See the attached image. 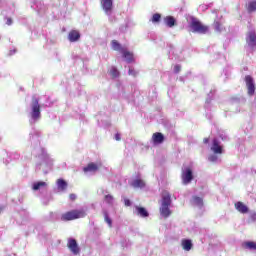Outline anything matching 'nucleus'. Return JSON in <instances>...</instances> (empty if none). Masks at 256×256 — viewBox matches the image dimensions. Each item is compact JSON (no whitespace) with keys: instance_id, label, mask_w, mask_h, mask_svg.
I'll list each match as a JSON object with an SVG mask.
<instances>
[{"instance_id":"obj_1","label":"nucleus","mask_w":256,"mask_h":256,"mask_svg":"<svg viewBox=\"0 0 256 256\" xmlns=\"http://www.w3.org/2000/svg\"><path fill=\"white\" fill-rule=\"evenodd\" d=\"M189 29L192 33H199V35H207L209 33V26L203 24L199 18L190 17Z\"/></svg>"},{"instance_id":"obj_2","label":"nucleus","mask_w":256,"mask_h":256,"mask_svg":"<svg viewBox=\"0 0 256 256\" xmlns=\"http://www.w3.org/2000/svg\"><path fill=\"white\" fill-rule=\"evenodd\" d=\"M87 213L85 210H70L64 214L61 215V221H75V219H83V217H86Z\"/></svg>"},{"instance_id":"obj_3","label":"nucleus","mask_w":256,"mask_h":256,"mask_svg":"<svg viewBox=\"0 0 256 256\" xmlns=\"http://www.w3.org/2000/svg\"><path fill=\"white\" fill-rule=\"evenodd\" d=\"M31 117L34 119V121L41 118V105H39V99H37V97L32 98Z\"/></svg>"},{"instance_id":"obj_4","label":"nucleus","mask_w":256,"mask_h":256,"mask_svg":"<svg viewBox=\"0 0 256 256\" xmlns=\"http://www.w3.org/2000/svg\"><path fill=\"white\" fill-rule=\"evenodd\" d=\"M181 179L183 185H189V183L193 181V169H191V167L182 169Z\"/></svg>"},{"instance_id":"obj_5","label":"nucleus","mask_w":256,"mask_h":256,"mask_svg":"<svg viewBox=\"0 0 256 256\" xmlns=\"http://www.w3.org/2000/svg\"><path fill=\"white\" fill-rule=\"evenodd\" d=\"M210 149L214 153V155H223V145H221V142L217 138H214L212 140V145Z\"/></svg>"},{"instance_id":"obj_6","label":"nucleus","mask_w":256,"mask_h":256,"mask_svg":"<svg viewBox=\"0 0 256 256\" xmlns=\"http://www.w3.org/2000/svg\"><path fill=\"white\" fill-rule=\"evenodd\" d=\"M245 83L248 89V95H255V82L253 81V77H251V75L245 76Z\"/></svg>"},{"instance_id":"obj_7","label":"nucleus","mask_w":256,"mask_h":256,"mask_svg":"<svg viewBox=\"0 0 256 256\" xmlns=\"http://www.w3.org/2000/svg\"><path fill=\"white\" fill-rule=\"evenodd\" d=\"M101 7L107 15L113 12V0H100Z\"/></svg>"},{"instance_id":"obj_8","label":"nucleus","mask_w":256,"mask_h":256,"mask_svg":"<svg viewBox=\"0 0 256 256\" xmlns=\"http://www.w3.org/2000/svg\"><path fill=\"white\" fill-rule=\"evenodd\" d=\"M67 247L68 249H70V251L74 254V255H79V245L77 244V240L73 239V238H70L68 240V243H67Z\"/></svg>"},{"instance_id":"obj_9","label":"nucleus","mask_w":256,"mask_h":256,"mask_svg":"<svg viewBox=\"0 0 256 256\" xmlns=\"http://www.w3.org/2000/svg\"><path fill=\"white\" fill-rule=\"evenodd\" d=\"M152 141H153L154 145H161V143H163V141H165V136L161 132H155L152 135Z\"/></svg>"},{"instance_id":"obj_10","label":"nucleus","mask_w":256,"mask_h":256,"mask_svg":"<svg viewBox=\"0 0 256 256\" xmlns=\"http://www.w3.org/2000/svg\"><path fill=\"white\" fill-rule=\"evenodd\" d=\"M68 39H69L70 43H75L79 39H81V34L77 30H71L68 34Z\"/></svg>"},{"instance_id":"obj_11","label":"nucleus","mask_w":256,"mask_h":256,"mask_svg":"<svg viewBox=\"0 0 256 256\" xmlns=\"http://www.w3.org/2000/svg\"><path fill=\"white\" fill-rule=\"evenodd\" d=\"M235 209L239 212L245 215L246 213H249V207L245 205L243 202H236L235 203Z\"/></svg>"},{"instance_id":"obj_12","label":"nucleus","mask_w":256,"mask_h":256,"mask_svg":"<svg viewBox=\"0 0 256 256\" xmlns=\"http://www.w3.org/2000/svg\"><path fill=\"white\" fill-rule=\"evenodd\" d=\"M162 205L163 206H171V194L167 191H164L162 194Z\"/></svg>"},{"instance_id":"obj_13","label":"nucleus","mask_w":256,"mask_h":256,"mask_svg":"<svg viewBox=\"0 0 256 256\" xmlns=\"http://www.w3.org/2000/svg\"><path fill=\"white\" fill-rule=\"evenodd\" d=\"M247 43L249 47H256V33L251 31L248 33Z\"/></svg>"},{"instance_id":"obj_14","label":"nucleus","mask_w":256,"mask_h":256,"mask_svg":"<svg viewBox=\"0 0 256 256\" xmlns=\"http://www.w3.org/2000/svg\"><path fill=\"white\" fill-rule=\"evenodd\" d=\"M83 171L84 173H89V172L95 173V171H99V165L91 162L86 167L83 168Z\"/></svg>"},{"instance_id":"obj_15","label":"nucleus","mask_w":256,"mask_h":256,"mask_svg":"<svg viewBox=\"0 0 256 256\" xmlns=\"http://www.w3.org/2000/svg\"><path fill=\"white\" fill-rule=\"evenodd\" d=\"M181 245L184 251H191L193 249V242L189 239H183Z\"/></svg>"},{"instance_id":"obj_16","label":"nucleus","mask_w":256,"mask_h":256,"mask_svg":"<svg viewBox=\"0 0 256 256\" xmlns=\"http://www.w3.org/2000/svg\"><path fill=\"white\" fill-rule=\"evenodd\" d=\"M135 209L136 215H139V217H149V212L144 207L135 206Z\"/></svg>"},{"instance_id":"obj_17","label":"nucleus","mask_w":256,"mask_h":256,"mask_svg":"<svg viewBox=\"0 0 256 256\" xmlns=\"http://www.w3.org/2000/svg\"><path fill=\"white\" fill-rule=\"evenodd\" d=\"M164 22L165 25H167V27H175V25H177V20H175V18L173 16H166L164 18Z\"/></svg>"},{"instance_id":"obj_18","label":"nucleus","mask_w":256,"mask_h":256,"mask_svg":"<svg viewBox=\"0 0 256 256\" xmlns=\"http://www.w3.org/2000/svg\"><path fill=\"white\" fill-rule=\"evenodd\" d=\"M56 185H57L59 191H65L68 186L67 181H65L64 179H61V178L56 181Z\"/></svg>"},{"instance_id":"obj_19","label":"nucleus","mask_w":256,"mask_h":256,"mask_svg":"<svg viewBox=\"0 0 256 256\" xmlns=\"http://www.w3.org/2000/svg\"><path fill=\"white\" fill-rule=\"evenodd\" d=\"M131 185L135 189H143V187H145V181H143L142 179H136L131 183Z\"/></svg>"},{"instance_id":"obj_20","label":"nucleus","mask_w":256,"mask_h":256,"mask_svg":"<svg viewBox=\"0 0 256 256\" xmlns=\"http://www.w3.org/2000/svg\"><path fill=\"white\" fill-rule=\"evenodd\" d=\"M121 53L124 59H126L127 63H131L133 61V53L127 51V49L124 48Z\"/></svg>"},{"instance_id":"obj_21","label":"nucleus","mask_w":256,"mask_h":256,"mask_svg":"<svg viewBox=\"0 0 256 256\" xmlns=\"http://www.w3.org/2000/svg\"><path fill=\"white\" fill-rule=\"evenodd\" d=\"M160 214L162 215V217L167 219V217H169V215H171V210L169 209V206L162 205L160 208Z\"/></svg>"},{"instance_id":"obj_22","label":"nucleus","mask_w":256,"mask_h":256,"mask_svg":"<svg viewBox=\"0 0 256 256\" xmlns=\"http://www.w3.org/2000/svg\"><path fill=\"white\" fill-rule=\"evenodd\" d=\"M111 45L114 51H120V53L125 49L117 40H112Z\"/></svg>"},{"instance_id":"obj_23","label":"nucleus","mask_w":256,"mask_h":256,"mask_svg":"<svg viewBox=\"0 0 256 256\" xmlns=\"http://www.w3.org/2000/svg\"><path fill=\"white\" fill-rule=\"evenodd\" d=\"M246 9H247L248 13H255V11H256V0L250 1L247 4Z\"/></svg>"},{"instance_id":"obj_24","label":"nucleus","mask_w":256,"mask_h":256,"mask_svg":"<svg viewBox=\"0 0 256 256\" xmlns=\"http://www.w3.org/2000/svg\"><path fill=\"white\" fill-rule=\"evenodd\" d=\"M192 203L193 205H197L198 207H203V198L199 196H193Z\"/></svg>"},{"instance_id":"obj_25","label":"nucleus","mask_w":256,"mask_h":256,"mask_svg":"<svg viewBox=\"0 0 256 256\" xmlns=\"http://www.w3.org/2000/svg\"><path fill=\"white\" fill-rule=\"evenodd\" d=\"M41 187H47V182H43V181H40V182H35L32 186V189L34 191H39V189Z\"/></svg>"},{"instance_id":"obj_26","label":"nucleus","mask_w":256,"mask_h":256,"mask_svg":"<svg viewBox=\"0 0 256 256\" xmlns=\"http://www.w3.org/2000/svg\"><path fill=\"white\" fill-rule=\"evenodd\" d=\"M244 247L246 249H250L251 251H256V242H253V241L245 242Z\"/></svg>"},{"instance_id":"obj_27","label":"nucleus","mask_w":256,"mask_h":256,"mask_svg":"<svg viewBox=\"0 0 256 256\" xmlns=\"http://www.w3.org/2000/svg\"><path fill=\"white\" fill-rule=\"evenodd\" d=\"M213 27L217 33H221V31H223V24L219 21H214Z\"/></svg>"},{"instance_id":"obj_28","label":"nucleus","mask_w":256,"mask_h":256,"mask_svg":"<svg viewBox=\"0 0 256 256\" xmlns=\"http://www.w3.org/2000/svg\"><path fill=\"white\" fill-rule=\"evenodd\" d=\"M110 75L113 79L119 77V75H120L119 70H117L116 67H112L110 70Z\"/></svg>"},{"instance_id":"obj_29","label":"nucleus","mask_w":256,"mask_h":256,"mask_svg":"<svg viewBox=\"0 0 256 256\" xmlns=\"http://www.w3.org/2000/svg\"><path fill=\"white\" fill-rule=\"evenodd\" d=\"M151 21L152 23H159V21H161V14L159 13L153 14Z\"/></svg>"},{"instance_id":"obj_30","label":"nucleus","mask_w":256,"mask_h":256,"mask_svg":"<svg viewBox=\"0 0 256 256\" xmlns=\"http://www.w3.org/2000/svg\"><path fill=\"white\" fill-rule=\"evenodd\" d=\"M113 195L108 194L105 195L104 200L106 201V203H108L109 205H113Z\"/></svg>"},{"instance_id":"obj_31","label":"nucleus","mask_w":256,"mask_h":256,"mask_svg":"<svg viewBox=\"0 0 256 256\" xmlns=\"http://www.w3.org/2000/svg\"><path fill=\"white\" fill-rule=\"evenodd\" d=\"M104 219H105L106 223L109 225V227H112L113 221L111 220V218H109V214L105 213Z\"/></svg>"},{"instance_id":"obj_32","label":"nucleus","mask_w":256,"mask_h":256,"mask_svg":"<svg viewBox=\"0 0 256 256\" xmlns=\"http://www.w3.org/2000/svg\"><path fill=\"white\" fill-rule=\"evenodd\" d=\"M217 159H219V158H218L217 155H215V154H212V155H210V156L208 157V161H210L211 163L217 162Z\"/></svg>"},{"instance_id":"obj_33","label":"nucleus","mask_w":256,"mask_h":256,"mask_svg":"<svg viewBox=\"0 0 256 256\" xmlns=\"http://www.w3.org/2000/svg\"><path fill=\"white\" fill-rule=\"evenodd\" d=\"M181 72V65H175L174 66V73H180Z\"/></svg>"},{"instance_id":"obj_34","label":"nucleus","mask_w":256,"mask_h":256,"mask_svg":"<svg viewBox=\"0 0 256 256\" xmlns=\"http://www.w3.org/2000/svg\"><path fill=\"white\" fill-rule=\"evenodd\" d=\"M128 74L132 75L133 77L137 76V72L134 69H129Z\"/></svg>"},{"instance_id":"obj_35","label":"nucleus","mask_w":256,"mask_h":256,"mask_svg":"<svg viewBox=\"0 0 256 256\" xmlns=\"http://www.w3.org/2000/svg\"><path fill=\"white\" fill-rule=\"evenodd\" d=\"M124 205H125L126 207H131V200L125 199V200H124Z\"/></svg>"},{"instance_id":"obj_36","label":"nucleus","mask_w":256,"mask_h":256,"mask_svg":"<svg viewBox=\"0 0 256 256\" xmlns=\"http://www.w3.org/2000/svg\"><path fill=\"white\" fill-rule=\"evenodd\" d=\"M6 25H13V19L12 18H6Z\"/></svg>"},{"instance_id":"obj_37","label":"nucleus","mask_w":256,"mask_h":256,"mask_svg":"<svg viewBox=\"0 0 256 256\" xmlns=\"http://www.w3.org/2000/svg\"><path fill=\"white\" fill-rule=\"evenodd\" d=\"M69 199H70V201H75V199H77V195H75V194H70V195H69Z\"/></svg>"},{"instance_id":"obj_38","label":"nucleus","mask_w":256,"mask_h":256,"mask_svg":"<svg viewBox=\"0 0 256 256\" xmlns=\"http://www.w3.org/2000/svg\"><path fill=\"white\" fill-rule=\"evenodd\" d=\"M115 139H116V141H121V134L116 133L115 134Z\"/></svg>"},{"instance_id":"obj_39","label":"nucleus","mask_w":256,"mask_h":256,"mask_svg":"<svg viewBox=\"0 0 256 256\" xmlns=\"http://www.w3.org/2000/svg\"><path fill=\"white\" fill-rule=\"evenodd\" d=\"M203 143H204L205 145H207V143H209V138H204V139H203Z\"/></svg>"}]
</instances>
